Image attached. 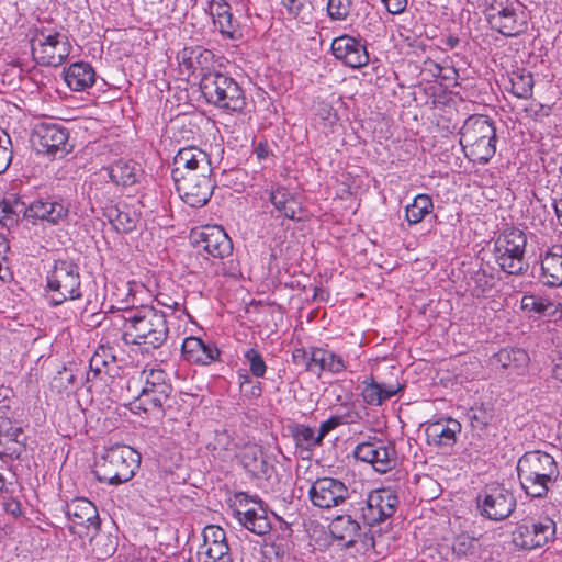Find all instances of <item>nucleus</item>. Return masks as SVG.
I'll return each instance as SVG.
<instances>
[{"label":"nucleus","mask_w":562,"mask_h":562,"mask_svg":"<svg viewBox=\"0 0 562 562\" xmlns=\"http://www.w3.org/2000/svg\"><path fill=\"white\" fill-rule=\"evenodd\" d=\"M516 470L521 490L531 498H546L560 477L555 459L541 450L525 452Z\"/></svg>","instance_id":"f257e3e1"},{"label":"nucleus","mask_w":562,"mask_h":562,"mask_svg":"<svg viewBox=\"0 0 562 562\" xmlns=\"http://www.w3.org/2000/svg\"><path fill=\"white\" fill-rule=\"evenodd\" d=\"M125 323L124 340L128 342L127 337H132L131 344L145 346L146 350L161 348L169 337L167 313L154 306L145 305L130 312Z\"/></svg>","instance_id":"f03ea898"},{"label":"nucleus","mask_w":562,"mask_h":562,"mask_svg":"<svg viewBox=\"0 0 562 562\" xmlns=\"http://www.w3.org/2000/svg\"><path fill=\"white\" fill-rule=\"evenodd\" d=\"M496 127L486 115L469 116L460 128V145L465 157L485 165L496 153Z\"/></svg>","instance_id":"7ed1b4c3"},{"label":"nucleus","mask_w":562,"mask_h":562,"mask_svg":"<svg viewBox=\"0 0 562 562\" xmlns=\"http://www.w3.org/2000/svg\"><path fill=\"white\" fill-rule=\"evenodd\" d=\"M199 86L205 101L221 111L243 113L246 109V93L228 74L220 70L203 72Z\"/></svg>","instance_id":"20e7f679"},{"label":"nucleus","mask_w":562,"mask_h":562,"mask_svg":"<svg viewBox=\"0 0 562 562\" xmlns=\"http://www.w3.org/2000/svg\"><path fill=\"white\" fill-rule=\"evenodd\" d=\"M527 241L526 233L514 226L505 228L494 239L493 257L503 272L520 277L528 271Z\"/></svg>","instance_id":"39448f33"},{"label":"nucleus","mask_w":562,"mask_h":562,"mask_svg":"<svg viewBox=\"0 0 562 562\" xmlns=\"http://www.w3.org/2000/svg\"><path fill=\"white\" fill-rule=\"evenodd\" d=\"M140 456L125 445H114L105 449L97 463L95 476L100 482L119 485L130 481L139 467Z\"/></svg>","instance_id":"423d86ee"},{"label":"nucleus","mask_w":562,"mask_h":562,"mask_svg":"<svg viewBox=\"0 0 562 562\" xmlns=\"http://www.w3.org/2000/svg\"><path fill=\"white\" fill-rule=\"evenodd\" d=\"M46 292L52 293L48 304L56 307L66 301L82 297L79 266L69 259H58L46 274Z\"/></svg>","instance_id":"0eeeda50"},{"label":"nucleus","mask_w":562,"mask_h":562,"mask_svg":"<svg viewBox=\"0 0 562 562\" xmlns=\"http://www.w3.org/2000/svg\"><path fill=\"white\" fill-rule=\"evenodd\" d=\"M31 49L38 65L57 67L69 57L72 47L61 27L42 26L31 40Z\"/></svg>","instance_id":"6e6552de"},{"label":"nucleus","mask_w":562,"mask_h":562,"mask_svg":"<svg viewBox=\"0 0 562 562\" xmlns=\"http://www.w3.org/2000/svg\"><path fill=\"white\" fill-rule=\"evenodd\" d=\"M143 374H145V384L138 396L131 403L132 409L160 417L165 414V405L170 400L173 387L162 369L144 370Z\"/></svg>","instance_id":"1a4fd4ad"},{"label":"nucleus","mask_w":562,"mask_h":562,"mask_svg":"<svg viewBox=\"0 0 562 562\" xmlns=\"http://www.w3.org/2000/svg\"><path fill=\"white\" fill-rule=\"evenodd\" d=\"M484 15L491 29L506 37H516L528 29L518 0H486Z\"/></svg>","instance_id":"9d476101"},{"label":"nucleus","mask_w":562,"mask_h":562,"mask_svg":"<svg viewBox=\"0 0 562 562\" xmlns=\"http://www.w3.org/2000/svg\"><path fill=\"white\" fill-rule=\"evenodd\" d=\"M400 504L398 497L391 488H378L359 502L356 512L368 526H374L392 517Z\"/></svg>","instance_id":"9b49d317"},{"label":"nucleus","mask_w":562,"mask_h":562,"mask_svg":"<svg viewBox=\"0 0 562 562\" xmlns=\"http://www.w3.org/2000/svg\"><path fill=\"white\" fill-rule=\"evenodd\" d=\"M69 132L59 123L42 122L32 133L31 142L34 148L53 158H63L72 146L68 142Z\"/></svg>","instance_id":"f8f14e48"},{"label":"nucleus","mask_w":562,"mask_h":562,"mask_svg":"<svg viewBox=\"0 0 562 562\" xmlns=\"http://www.w3.org/2000/svg\"><path fill=\"white\" fill-rule=\"evenodd\" d=\"M555 522L548 516L522 519L513 531V543L525 550L542 548L554 539Z\"/></svg>","instance_id":"ddd939ff"},{"label":"nucleus","mask_w":562,"mask_h":562,"mask_svg":"<svg viewBox=\"0 0 562 562\" xmlns=\"http://www.w3.org/2000/svg\"><path fill=\"white\" fill-rule=\"evenodd\" d=\"M356 459L370 463L376 472L386 473L397 465V451L394 442L371 437L355 447Z\"/></svg>","instance_id":"4468645a"},{"label":"nucleus","mask_w":562,"mask_h":562,"mask_svg":"<svg viewBox=\"0 0 562 562\" xmlns=\"http://www.w3.org/2000/svg\"><path fill=\"white\" fill-rule=\"evenodd\" d=\"M480 514L491 520L506 519L516 507L513 493L503 485L486 486L476 496Z\"/></svg>","instance_id":"2eb2a0df"},{"label":"nucleus","mask_w":562,"mask_h":562,"mask_svg":"<svg viewBox=\"0 0 562 562\" xmlns=\"http://www.w3.org/2000/svg\"><path fill=\"white\" fill-rule=\"evenodd\" d=\"M235 497L239 507H244V509L235 510L238 521L252 533L267 535L271 530V522L262 501L258 496L252 497L245 492L237 493Z\"/></svg>","instance_id":"dca6fc26"},{"label":"nucleus","mask_w":562,"mask_h":562,"mask_svg":"<svg viewBox=\"0 0 562 562\" xmlns=\"http://www.w3.org/2000/svg\"><path fill=\"white\" fill-rule=\"evenodd\" d=\"M349 487L340 480L329 476L318 477L308 488V498L313 506L330 509L342 505L350 498Z\"/></svg>","instance_id":"f3484780"},{"label":"nucleus","mask_w":562,"mask_h":562,"mask_svg":"<svg viewBox=\"0 0 562 562\" xmlns=\"http://www.w3.org/2000/svg\"><path fill=\"white\" fill-rule=\"evenodd\" d=\"M211 175L194 173L191 177L173 180L176 190L186 204L191 207H201L210 201L214 189Z\"/></svg>","instance_id":"a211bd4d"},{"label":"nucleus","mask_w":562,"mask_h":562,"mask_svg":"<svg viewBox=\"0 0 562 562\" xmlns=\"http://www.w3.org/2000/svg\"><path fill=\"white\" fill-rule=\"evenodd\" d=\"M171 177L173 180L191 177L194 173H212L209 154L196 146H188L178 150L172 161Z\"/></svg>","instance_id":"6ab92c4d"},{"label":"nucleus","mask_w":562,"mask_h":562,"mask_svg":"<svg viewBox=\"0 0 562 562\" xmlns=\"http://www.w3.org/2000/svg\"><path fill=\"white\" fill-rule=\"evenodd\" d=\"M199 562H233L226 532L214 525L203 530V544L198 552Z\"/></svg>","instance_id":"aec40b11"},{"label":"nucleus","mask_w":562,"mask_h":562,"mask_svg":"<svg viewBox=\"0 0 562 562\" xmlns=\"http://www.w3.org/2000/svg\"><path fill=\"white\" fill-rule=\"evenodd\" d=\"M539 282L548 288L562 285V244H553L540 249Z\"/></svg>","instance_id":"412c9836"},{"label":"nucleus","mask_w":562,"mask_h":562,"mask_svg":"<svg viewBox=\"0 0 562 562\" xmlns=\"http://www.w3.org/2000/svg\"><path fill=\"white\" fill-rule=\"evenodd\" d=\"M461 429L460 422L454 418H439L427 423L425 427L426 442L441 450L451 449L456 445Z\"/></svg>","instance_id":"4be33fe9"},{"label":"nucleus","mask_w":562,"mask_h":562,"mask_svg":"<svg viewBox=\"0 0 562 562\" xmlns=\"http://www.w3.org/2000/svg\"><path fill=\"white\" fill-rule=\"evenodd\" d=\"M206 12L224 38L239 41L243 37L240 24L233 15L232 8L226 0H210Z\"/></svg>","instance_id":"5701e85b"},{"label":"nucleus","mask_w":562,"mask_h":562,"mask_svg":"<svg viewBox=\"0 0 562 562\" xmlns=\"http://www.w3.org/2000/svg\"><path fill=\"white\" fill-rule=\"evenodd\" d=\"M331 52L338 60L351 68H361L369 63L366 46L359 40L349 35L334 38Z\"/></svg>","instance_id":"b1692460"},{"label":"nucleus","mask_w":562,"mask_h":562,"mask_svg":"<svg viewBox=\"0 0 562 562\" xmlns=\"http://www.w3.org/2000/svg\"><path fill=\"white\" fill-rule=\"evenodd\" d=\"M69 206V203L63 199H38L27 206V218L41 220L52 225H58L67 220Z\"/></svg>","instance_id":"393cba45"},{"label":"nucleus","mask_w":562,"mask_h":562,"mask_svg":"<svg viewBox=\"0 0 562 562\" xmlns=\"http://www.w3.org/2000/svg\"><path fill=\"white\" fill-rule=\"evenodd\" d=\"M181 353L189 363L207 366L220 359L221 350L214 342H205L199 337L190 336L184 338Z\"/></svg>","instance_id":"a878e982"},{"label":"nucleus","mask_w":562,"mask_h":562,"mask_svg":"<svg viewBox=\"0 0 562 562\" xmlns=\"http://www.w3.org/2000/svg\"><path fill=\"white\" fill-rule=\"evenodd\" d=\"M198 243L214 258L223 259L233 251V243L221 226H204L199 233Z\"/></svg>","instance_id":"bb28decb"},{"label":"nucleus","mask_w":562,"mask_h":562,"mask_svg":"<svg viewBox=\"0 0 562 562\" xmlns=\"http://www.w3.org/2000/svg\"><path fill=\"white\" fill-rule=\"evenodd\" d=\"M310 364L312 372L318 375L323 372L339 374L348 369V361L327 347H310Z\"/></svg>","instance_id":"cd10ccee"},{"label":"nucleus","mask_w":562,"mask_h":562,"mask_svg":"<svg viewBox=\"0 0 562 562\" xmlns=\"http://www.w3.org/2000/svg\"><path fill=\"white\" fill-rule=\"evenodd\" d=\"M215 55L202 46L184 47L177 54V60L180 66L184 67L191 74L199 71L200 78L203 72L215 71L212 69L215 61Z\"/></svg>","instance_id":"c85d7f7f"},{"label":"nucleus","mask_w":562,"mask_h":562,"mask_svg":"<svg viewBox=\"0 0 562 562\" xmlns=\"http://www.w3.org/2000/svg\"><path fill=\"white\" fill-rule=\"evenodd\" d=\"M65 514L74 522L88 530L92 528L98 530L100 527V517L95 505L85 497H78L67 503Z\"/></svg>","instance_id":"c756f323"},{"label":"nucleus","mask_w":562,"mask_h":562,"mask_svg":"<svg viewBox=\"0 0 562 562\" xmlns=\"http://www.w3.org/2000/svg\"><path fill=\"white\" fill-rule=\"evenodd\" d=\"M25 447L26 436L20 423L0 429V459H20Z\"/></svg>","instance_id":"7c9ffc66"},{"label":"nucleus","mask_w":562,"mask_h":562,"mask_svg":"<svg viewBox=\"0 0 562 562\" xmlns=\"http://www.w3.org/2000/svg\"><path fill=\"white\" fill-rule=\"evenodd\" d=\"M359 518L356 507L353 508V515L345 514L337 516L329 525L330 533L335 539L342 541L346 547L353 546L361 536Z\"/></svg>","instance_id":"2f4dec72"},{"label":"nucleus","mask_w":562,"mask_h":562,"mask_svg":"<svg viewBox=\"0 0 562 562\" xmlns=\"http://www.w3.org/2000/svg\"><path fill=\"white\" fill-rule=\"evenodd\" d=\"M104 216L114 229L122 234L133 232L140 218V214L135 207L125 203L108 206L104 211Z\"/></svg>","instance_id":"473e14b6"},{"label":"nucleus","mask_w":562,"mask_h":562,"mask_svg":"<svg viewBox=\"0 0 562 562\" xmlns=\"http://www.w3.org/2000/svg\"><path fill=\"white\" fill-rule=\"evenodd\" d=\"M95 79V70L89 63L76 61L64 69V80L72 91L88 90L94 85Z\"/></svg>","instance_id":"72a5a7b5"},{"label":"nucleus","mask_w":562,"mask_h":562,"mask_svg":"<svg viewBox=\"0 0 562 562\" xmlns=\"http://www.w3.org/2000/svg\"><path fill=\"white\" fill-rule=\"evenodd\" d=\"M361 391L362 400L366 404L371 406H380L385 401L395 396L401 390L402 385L378 383L373 376L366 379Z\"/></svg>","instance_id":"f704fd0d"},{"label":"nucleus","mask_w":562,"mask_h":562,"mask_svg":"<svg viewBox=\"0 0 562 562\" xmlns=\"http://www.w3.org/2000/svg\"><path fill=\"white\" fill-rule=\"evenodd\" d=\"M291 437L294 441L296 450L300 451L302 458H308L312 451L323 445L321 438H317V434L314 428L305 424H293L288 427Z\"/></svg>","instance_id":"c9c22d12"},{"label":"nucleus","mask_w":562,"mask_h":562,"mask_svg":"<svg viewBox=\"0 0 562 562\" xmlns=\"http://www.w3.org/2000/svg\"><path fill=\"white\" fill-rule=\"evenodd\" d=\"M108 173L116 186L130 187L139 181L143 170L134 161L120 159L108 167Z\"/></svg>","instance_id":"e433bc0d"},{"label":"nucleus","mask_w":562,"mask_h":562,"mask_svg":"<svg viewBox=\"0 0 562 562\" xmlns=\"http://www.w3.org/2000/svg\"><path fill=\"white\" fill-rule=\"evenodd\" d=\"M266 192L268 193L269 201L280 215L289 220H295L300 206L295 196L285 187L277 186L266 190Z\"/></svg>","instance_id":"4c0bfd02"},{"label":"nucleus","mask_w":562,"mask_h":562,"mask_svg":"<svg viewBox=\"0 0 562 562\" xmlns=\"http://www.w3.org/2000/svg\"><path fill=\"white\" fill-rule=\"evenodd\" d=\"M206 449L215 459L227 461L237 450V443L227 429H215L213 438L206 443Z\"/></svg>","instance_id":"58836bf2"},{"label":"nucleus","mask_w":562,"mask_h":562,"mask_svg":"<svg viewBox=\"0 0 562 562\" xmlns=\"http://www.w3.org/2000/svg\"><path fill=\"white\" fill-rule=\"evenodd\" d=\"M116 357L114 350L110 346L101 345L92 355L89 361V372L87 379L90 380V373L93 378L101 376L102 374L110 375L111 369L115 367Z\"/></svg>","instance_id":"ea45409f"},{"label":"nucleus","mask_w":562,"mask_h":562,"mask_svg":"<svg viewBox=\"0 0 562 562\" xmlns=\"http://www.w3.org/2000/svg\"><path fill=\"white\" fill-rule=\"evenodd\" d=\"M21 214L27 218V206L13 194L0 202V222L4 226L16 224Z\"/></svg>","instance_id":"a19ab883"},{"label":"nucleus","mask_w":562,"mask_h":562,"mask_svg":"<svg viewBox=\"0 0 562 562\" xmlns=\"http://www.w3.org/2000/svg\"><path fill=\"white\" fill-rule=\"evenodd\" d=\"M434 210L432 199L428 194H418L405 207V217L409 225L420 223Z\"/></svg>","instance_id":"79ce46f5"},{"label":"nucleus","mask_w":562,"mask_h":562,"mask_svg":"<svg viewBox=\"0 0 562 562\" xmlns=\"http://www.w3.org/2000/svg\"><path fill=\"white\" fill-rule=\"evenodd\" d=\"M510 92L519 99H529L533 92V77L526 69H517L509 75Z\"/></svg>","instance_id":"37998d69"},{"label":"nucleus","mask_w":562,"mask_h":562,"mask_svg":"<svg viewBox=\"0 0 562 562\" xmlns=\"http://www.w3.org/2000/svg\"><path fill=\"white\" fill-rule=\"evenodd\" d=\"M244 468L255 477H265L268 475L270 465L268 464L263 452L257 448H250L241 457Z\"/></svg>","instance_id":"c03bdc74"},{"label":"nucleus","mask_w":562,"mask_h":562,"mask_svg":"<svg viewBox=\"0 0 562 562\" xmlns=\"http://www.w3.org/2000/svg\"><path fill=\"white\" fill-rule=\"evenodd\" d=\"M492 361L503 369H517L527 363L528 355L520 348H504L493 356Z\"/></svg>","instance_id":"a18cd8bd"},{"label":"nucleus","mask_w":562,"mask_h":562,"mask_svg":"<svg viewBox=\"0 0 562 562\" xmlns=\"http://www.w3.org/2000/svg\"><path fill=\"white\" fill-rule=\"evenodd\" d=\"M551 305L552 300L536 294H525L520 301V308L529 317L544 316V313Z\"/></svg>","instance_id":"49530a36"},{"label":"nucleus","mask_w":562,"mask_h":562,"mask_svg":"<svg viewBox=\"0 0 562 562\" xmlns=\"http://www.w3.org/2000/svg\"><path fill=\"white\" fill-rule=\"evenodd\" d=\"M325 8L331 22H345L355 10V0H326Z\"/></svg>","instance_id":"de8ad7c7"},{"label":"nucleus","mask_w":562,"mask_h":562,"mask_svg":"<svg viewBox=\"0 0 562 562\" xmlns=\"http://www.w3.org/2000/svg\"><path fill=\"white\" fill-rule=\"evenodd\" d=\"M468 416L473 429L483 430L493 420V409L484 404L473 406L468 411Z\"/></svg>","instance_id":"09e8293b"},{"label":"nucleus","mask_w":562,"mask_h":562,"mask_svg":"<svg viewBox=\"0 0 562 562\" xmlns=\"http://www.w3.org/2000/svg\"><path fill=\"white\" fill-rule=\"evenodd\" d=\"M476 538L461 533L454 537L451 549L457 558L472 555L476 551Z\"/></svg>","instance_id":"8fccbe9b"},{"label":"nucleus","mask_w":562,"mask_h":562,"mask_svg":"<svg viewBox=\"0 0 562 562\" xmlns=\"http://www.w3.org/2000/svg\"><path fill=\"white\" fill-rule=\"evenodd\" d=\"M492 280L493 278L488 277L485 271L479 270L474 272L471 277V281L469 282L471 294L476 297L484 295L492 289Z\"/></svg>","instance_id":"3c124183"},{"label":"nucleus","mask_w":562,"mask_h":562,"mask_svg":"<svg viewBox=\"0 0 562 562\" xmlns=\"http://www.w3.org/2000/svg\"><path fill=\"white\" fill-rule=\"evenodd\" d=\"M244 357L248 361L249 371L255 378H262L266 374V362L261 353L256 348L248 349Z\"/></svg>","instance_id":"603ef678"},{"label":"nucleus","mask_w":562,"mask_h":562,"mask_svg":"<svg viewBox=\"0 0 562 562\" xmlns=\"http://www.w3.org/2000/svg\"><path fill=\"white\" fill-rule=\"evenodd\" d=\"M12 142L10 135L0 128V175L10 166L12 160Z\"/></svg>","instance_id":"864d4df0"},{"label":"nucleus","mask_w":562,"mask_h":562,"mask_svg":"<svg viewBox=\"0 0 562 562\" xmlns=\"http://www.w3.org/2000/svg\"><path fill=\"white\" fill-rule=\"evenodd\" d=\"M14 416L15 412L11 407L10 401L0 400V429L18 424L19 422L14 419Z\"/></svg>","instance_id":"5fc2aeb1"},{"label":"nucleus","mask_w":562,"mask_h":562,"mask_svg":"<svg viewBox=\"0 0 562 562\" xmlns=\"http://www.w3.org/2000/svg\"><path fill=\"white\" fill-rule=\"evenodd\" d=\"M292 361L296 366H302L308 372H312V364H310V349L303 347L295 348L292 351Z\"/></svg>","instance_id":"6e6d98bb"},{"label":"nucleus","mask_w":562,"mask_h":562,"mask_svg":"<svg viewBox=\"0 0 562 562\" xmlns=\"http://www.w3.org/2000/svg\"><path fill=\"white\" fill-rule=\"evenodd\" d=\"M341 426V422L336 415L330 416L327 420L323 422L317 431V438L323 441L325 436L335 428Z\"/></svg>","instance_id":"4d7b16f0"},{"label":"nucleus","mask_w":562,"mask_h":562,"mask_svg":"<svg viewBox=\"0 0 562 562\" xmlns=\"http://www.w3.org/2000/svg\"><path fill=\"white\" fill-rule=\"evenodd\" d=\"M390 14H401L406 8L408 0H380Z\"/></svg>","instance_id":"13d9d810"},{"label":"nucleus","mask_w":562,"mask_h":562,"mask_svg":"<svg viewBox=\"0 0 562 562\" xmlns=\"http://www.w3.org/2000/svg\"><path fill=\"white\" fill-rule=\"evenodd\" d=\"M155 300L158 305L167 307L173 312L180 311L183 307V305L180 302L173 300L171 296L164 293H158Z\"/></svg>","instance_id":"bf43d9fd"},{"label":"nucleus","mask_w":562,"mask_h":562,"mask_svg":"<svg viewBox=\"0 0 562 562\" xmlns=\"http://www.w3.org/2000/svg\"><path fill=\"white\" fill-rule=\"evenodd\" d=\"M2 507L13 517H20L22 515L21 503L13 497L4 498L2 502Z\"/></svg>","instance_id":"052dcab7"},{"label":"nucleus","mask_w":562,"mask_h":562,"mask_svg":"<svg viewBox=\"0 0 562 562\" xmlns=\"http://www.w3.org/2000/svg\"><path fill=\"white\" fill-rule=\"evenodd\" d=\"M459 72L454 67H443L438 79L445 85H458Z\"/></svg>","instance_id":"680f3d73"},{"label":"nucleus","mask_w":562,"mask_h":562,"mask_svg":"<svg viewBox=\"0 0 562 562\" xmlns=\"http://www.w3.org/2000/svg\"><path fill=\"white\" fill-rule=\"evenodd\" d=\"M549 322L559 323L562 322V303L552 301V305L544 313Z\"/></svg>","instance_id":"e2e57ef3"},{"label":"nucleus","mask_w":562,"mask_h":562,"mask_svg":"<svg viewBox=\"0 0 562 562\" xmlns=\"http://www.w3.org/2000/svg\"><path fill=\"white\" fill-rule=\"evenodd\" d=\"M423 71H427L431 75V77L438 79L442 74V66L431 58H427L423 63Z\"/></svg>","instance_id":"0e129e2a"},{"label":"nucleus","mask_w":562,"mask_h":562,"mask_svg":"<svg viewBox=\"0 0 562 562\" xmlns=\"http://www.w3.org/2000/svg\"><path fill=\"white\" fill-rule=\"evenodd\" d=\"M254 154L259 161H262L272 155L270 146L267 140L259 142L255 148Z\"/></svg>","instance_id":"69168bd1"},{"label":"nucleus","mask_w":562,"mask_h":562,"mask_svg":"<svg viewBox=\"0 0 562 562\" xmlns=\"http://www.w3.org/2000/svg\"><path fill=\"white\" fill-rule=\"evenodd\" d=\"M336 416L341 422V425L355 424L361 419L360 413L355 409H348L344 414Z\"/></svg>","instance_id":"338daca9"},{"label":"nucleus","mask_w":562,"mask_h":562,"mask_svg":"<svg viewBox=\"0 0 562 562\" xmlns=\"http://www.w3.org/2000/svg\"><path fill=\"white\" fill-rule=\"evenodd\" d=\"M552 376L562 382V353L553 359Z\"/></svg>","instance_id":"774afa93"}]
</instances>
